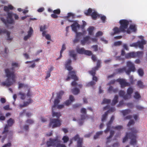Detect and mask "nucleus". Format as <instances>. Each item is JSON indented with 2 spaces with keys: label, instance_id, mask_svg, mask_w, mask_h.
<instances>
[{
  "label": "nucleus",
  "instance_id": "f257e3e1",
  "mask_svg": "<svg viewBox=\"0 0 147 147\" xmlns=\"http://www.w3.org/2000/svg\"><path fill=\"white\" fill-rule=\"evenodd\" d=\"M71 59H69L66 61L65 65V68L69 71L68 74V76L66 79V81H68L70 79L74 80L71 83V85L73 86H76L77 85V83L76 81L78 80V78L76 76V72L74 71H71L73 68L71 66Z\"/></svg>",
  "mask_w": 147,
  "mask_h": 147
},
{
  "label": "nucleus",
  "instance_id": "f03ea898",
  "mask_svg": "<svg viewBox=\"0 0 147 147\" xmlns=\"http://www.w3.org/2000/svg\"><path fill=\"white\" fill-rule=\"evenodd\" d=\"M6 76L7 78L5 82H2V86L9 87L12 85L16 82V75L13 71H10L9 69L5 70Z\"/></svg>",
  "mask_w": 147,
  "mask_h": 147
},
{
  "label": "nucleus",
  "instance_id": "7ed1b4c3",
  "mask_svg": "<svg viewBox=\"0 0 147 147\" xmlns=\"http://www.w3.org/2000/svg\"><path fill=\"white\" fill-rule=\"evenodd\" d=\"M13 16H14L15 20H18V16L16 14L13 13L12 12H11L7 13L6 20L3 17L1 18V20L6 25H7L8 24H13L15 23V21L13 18Z\"/></svg>",
  "mask_w": 147,
  "mask_h": 147
},
{
  "label": "nucleus",
  "instance_id": "20e7f679",
  "mask_svg": "<svg viewBox=\"0 0 147 147\" xmlns=\"http://www.w3.org/2000/svg\"><path fill=\"white\" fill-rule=\"evenodd\" d=\"M19 94L21 96V99L24 100L26 98V99L28 100L27 101L24 102V104H20L19 105V106L20 108L27 106L30 103H32L33 101L32 100L31 98L32 94L29 90H28L26 96L24 93H23L21 92L19 93Z\"/></svg>",
  "mask_w": 147,
  "mask_h": 147
},
{
  "label": "nucleus",
  "instance_id": "39448f33",
  "mask_svg": "<svg viewBox=\"0 0 147 147\" xmlns=\"http://www.w3.org/2000/svg\"><path fill=\"white\" fill-rule=\"evenodd\" d=\"M70 17H71L72 19H73L74 18V15L71 13H67V16L65 17L67 18L69 22H73V23L71 25L72 30L74 32H77L78 29L80 28V25L78 23L77 21H74L72 20H70L69 18Z\"/></svg>",
  "mask_w": 147,
  "mask_h": 147
},
{
  "label": "nucleus",
  "instance_id": "423d86ee",
  "mask_svg": "<svg viewBox=\"0 0 147 147\" xmlns=\"http://www.w3.org/2000/svg\"><path fill=\"white\" fill-rule=\"evenodd\" d=\"M47 145L48 146H55L56 147H66L65 145L60 144V140L57 138L53 140L50 139L49 141L47 142Z\"/></svg>",
  "mask_w": 147,
  "mask_h": 147
},
{
  "label": "nucleus",
  "instance_id": "0eeeda50",
  "mask_svg": "<svg viewBox=\"0 0 147 147\" xmlns=\"http://www.w3.org/2000/svg\"><path fill=\"white\" fill-rule=\"evenodd\" d=\"M139 38L141 39V41H138L136 42L133 43L130 45L131 47H139L140 48L143 49L144 45L146 44V42L144 40L143 37L142 36H139Z\"/></svg>",
  "mask_w": 147,
  "mask_h": 147
},
{
  "label": "nucleus",
  "instance_id": "6e6552de",
  "mask_svg": "<svg viewBox=\"0 0 147 147\" xmlns=\"http://www.w3.org/2000/svg\"><path fill=\"white\" fill-rule=\"evenodd\" d=\"M119 23L120 25V27L121 31L125 32V30L128 27L129 24V21L125 19L121 20L119 21Z\"/></svg>",
  "mask_w": 147,
  "mask_h": 147
},
{
  "label": "nucleus",
  "instance_id": "1a4fd4ad",
  "mask_svg": "<svg viewBox=\"0 0 147 147\" xmlns=\"http://www.w3.org/2000/svg\"><path fill=\"white\" fill-rule=\"evenodd\" d=\"M127 66L128 67L127 69L126 74L128 75H129L131 71L134 72L136 70L135 65L131 62L128 61L127 62Z\"/></svg>",
  "mask_w": 147,
  "mask_h": 147
},
{
  "label": "nucleus",
  "instance_id": "9d476101",
  "mask_svg": "<svg viewBox=\"0 0 147 147\" xmlns=\"http://www.w3.org/2000/svg\"><path fill=\"white\" fill-rule=\"evenodd\" d=\"M117 81L119 83L121 88H124L125 87L130 86V84L127 82L126 80L125 79L118 78L117 79Z\"/></svg>",
  "mask_w": 147,
  "mask_h": 147
},
{
  "label": "nucleus",
  "instance_id": "9b49d317",
  "mask_svg": "<svg viewBox=\"0 0 147 147\" xmlns=\"http://www.w3.org/2000/svg\"><path fill=\"white\" fill-rule=\"evenodd\" d=\"M61 125L60 120H51L50 122L49 125L52 128L59 126Z\"/></svg>",
  "mask_w": 147,
  "mask_h": 147
},
{
  "label": "nucleus",
  "instance_id": "f8f14e48",
  "mask_svg": "<svg viewBox=\"0 0 147 147\" xmlns=\"http://www.w3.org/2000/svg\"><path fill=\"white\" fill-rule=\"evenodd\" d=\"M14 121L13 120H8L7 121V124L6 125L4 128V130L3 132V134H5L7 132L8 127L9 126H11L13 123Z\"/></svg>",
  "mask_w": 147,
  "mask_h": 147
},
{
  "label": "nucleus",
  "instance_id": "ddd939ff",
  "mask_svg": "<svg viewBox=\"0 0 147 147\" xmlns=\"http://www.w3.org/2000/svg\"><path fill=\"white\" fill-rule=\"evenodd\" d=\"M90 37L89 36H86L83 37L82 40L81 41V44L82 45H84L86 44H89L90 43Z\"/></svg>",
  "mask_w": 147,
  "mask_h": 147
},
{
  "label": "nucleus",
  "instance_id": "4468645a",
  "mask_svg": "<svg viewBox=\"0 0 147 147\" xmlns=\"http://www.w3.org/2000/svg\"><path fill=\"white\" fill-rule=\"evenodd\" d=\"M130 30H131L132 32H136L137 30L136 26L135 24H131L129 27V29H128L127 31V32L128 34H130L131 31Z\"/></svg>",
  "mask_w": 147,
  "mask_h": 147
},
{
  "label": "nucleus",
  "instance_id": "2eb2a0df",
  "mask_svg": "<svg viewBox=\"0 0 147 147\" xmlns=\"http://www.w3.org/2000/svg\"><path fill=\"white\" fill-rule=\"evenodd\" d=\"M136 136L135 134L133 135V136H129V138L131 139L130 142L131 145L135 146L136 144Z\"/></svg>",
  "mask_w": 147,
  "mask_h": 147
},
{
  "label": "nucleus",
  "instance_id": "dca6fc26",
  "mask_svg": "<svg viewBox=\"0 0 147 147\" xmlns=\"http://www.w3.org/2000/svg\"><path fill=\"white\" fill-rule=\"evenodd\" d=\"M2 33H6L7 36V40H11L12 38H10V33L6 29L0 30V34Z\"/></svg>",
  "mask_w": 147,
  "mask_h": 147
},
{
  "label": "nucleus",
  "instance_id": "f3484780",
  "mask_svg": "<svg viewBox=\"0 0 147 147\" xmlns=\"http://www.w3.org/2000/svg\"><path fill=\"white\" fill-rule=\"evenodd\" d=\"M136 53L134 52H130L126 54L125 57L127 59L135 58L136 57Z\"/></svg>",
  "mask_w": 147,
  "mask_h": 147
},
{
  "label": "nucleus",
  "instance_id": "a211bd4d",
  "mask_svg": "<svg viewBox=\"0 0 147 147\" xmlns=\"http://www.w3.org/2000/svg\"><path fill=\"white\" fill-rule=\"evenodd\" d=\"M127 71V67H124L122 68H118L116 70L117 73L118 74H121L124 72L126 73Z\"/></svg>",
  "mask_w": 147,
  "mask_h": 147
},
{
  "label": "nucleus",
  "instance_id": "6ab92c4d",
  "mask_svg": "<svg viewBox=\"0 0 147 147\" xmlns=\"http://www.w3.org/2000/svg\"><path fill=\"white\" fill-rule=\"evenodd\" d=\"M69 55L71 57L73 58L74 60H76V54L74 53V51L72 50L69 51Z\"/></svg>",
  "mask_w": 147,
  "mask_h": 147
},
{
  "label": "nucleus",
  "instance_id": "aec40b11",
  "mask_svg": "<svg viewBox=\"0 0 147 147\" xmlns=\"http://www.w3.org/2000/svg\"><path fill=\"white\" fill-rule=\"evenodd\" d=\"M13 9V7L11 5H8V6H5L4 7V10L7 12V13L9 12V11L10 10H11Z\"/></svg>",
  "mask_w": 147,
  "mask_h": 147
},
{
  "label": "nucleus",
  "instance_id": "412c9836",
  "mask_svg": "<svg viewBox=\"0 0 147 147\" xmlns=\"http://www.w3.org/2000/svg\"><path fill=\"white\" fill-rule=\"evenodd\" d=\"M131 133H128L129 135V136H133V135L135 134L136 136V134L138 132V130L136 128L134 127L132 128L131 129Z\"/></svg>",
  "mask_w": 147,
  "mask_h": 147
},
{
  "label": "nucleus",
  "instance_id": "4be33fe9",
  "mask_svg": "<svg viewBox=\"0 0 147 147\" xmlns=\"http://www.w3.org/2000/svg\"><path fill=\"white\" fill-rule=\"evenodd\" d=\"M113 30L114 31V33L112 34L113 35L115 34L119 33L121 32H124V31H121L120 27L119 28L117 27H115L113 29Z\"/></svg>",
  "mask_w": 147,
  "mask_h": 147
},
{
  "label": "nucleus",
  "instance_id": "5701e85b",
  "mask_svg": "<svg viewBox=\"0 0 147 147\" xmlns=\"http://www.w3.org/2000/svg\"><path fill=\"white\" fill-rule=\"evenodd\" d=\"M60 99L61 98H58L57 97V96L56 98L55 99L54 101V105L52 107V109H53V108L55 107L56 106H57L58 104L60 102L59 99Z\"/></svg>",
  "mask_w": 147,
  "mask_h": 147
},
{
  "label": "nucleus",
  "instance_id": "b1692460",
  "mask_svg": "<svg viewBox=\"0 0 147 147\" xmlns=\"http://www.w3.org/2000/svg\"><path fill=\"white\" fill-rule=\"evenodd\" d=\"M52 115L53 117H56L57 119H58L61 116V114L60 112H55L53 111V109L52 110Z\"/></svg>",
  "mask_w": 147,
  "mask_h": 147
},
{
  "label": "nucleus",
  "instance_id": "393cba45",
  "mask_svg": "<svg viewBox=\"0 0 147 147\" xmlns=\"http://www.w3.org/2000/svg\"><path fill=\"white\" fill-rule=\"evenodd\" d=\"M137 86L141 89H143L144 87L143 83L141 80H139L137 82Z\"/></svg>",
  "mask_w": 147,
  "mask_h": 147
},
{
  "label": "nucleus",
  "instance_id": "a878e982",
  "mask_svg": "<svg viewBox=\"0 0 147 147\" xmlns=\"http://www.w3.org/2000/svg\"><path fill=\"white\" fill-rule=\"evenodd\" d=\"M76 50L77 52L78 53L80 54H84L85 50L83 47L80 48H79L78 47H77Z\"/></svg>",
  "mask_w": 147,
  "mask_h": 147
},
{
  "label": "nucleus",
  "instance_id": "bb28decb",
  "mask_svg": "<svg viewBox=\"0 0 147 147\" xmlns=\"http://www.w3.org/2000/svg\"><path fill=\"white\" fill-rule=\"evenodd\" d=\"M72 92L74 95L78 94L80 92L79 89L75 87L73 89H72L71 90Z\"/></svg>",
  "mask_w": 147,
  "mask_h": 147
},
{
  "label": "nucleus",
  "instance_id": "cd10ccee",
  "mask_svg": "<svg viewBox=\"0 0 147 147\" xmlns=\"http://www.w3.org/2000/svg\"><path fill=\"white\" fill-rule=\"evenodd\" d=\"M118 96L116 95L115 96L114 98L112 100L111 105H115L118 102Z\"/></svg>",
  "mask_w": 147,
  "mask_h": 147
},
{
  "label": "nucleus",
  "instance_id": "c85d7f7f",
  "mask_svg": "<svg viewBox=\"0 0 147 147\" xmlns=\"http://www.w3.org/2000/svg\"><path fill=\"white\" fill-rule=\"evenodd\" d=\"M94 29V27L93 26H90L88 29L89 34L90 35H93V31Z\"/></svg>",
  "mask_w": 147,
  "mask_h": 147
},
{
  "label": "nucleus",
  "instance_id": "c756f323",
  "mask_svg": "<svg viewBox=\"0 0 147 147\" xmlns=\"http://www.w3.org/2000/svg\"><path fill=\"white\" fill-rule=\"evenodd\" d=\"M66 49V47H65V44H63V45L60 51V55L59 57H58L57 59H58L60 58H61L62 57V53L63 52V51Z\"/></svg>",
  "mask_w": 147,
  "mask_h": 147
},
{
  "label": "nucleus",
  "instance_id": "7c9ffc66",
  "mask_svg": "<svg viewBox=\"0 0 147 147\" xmlns=\"http://www.w3.org/2000/svg\"><path fill=\"white\" fill-rule=\"evenodd\" d=\"M134 89L132 87H129L127 90V93L129 95H131L133 92Z\"/></svg>",
  "mask_w": 147,
  "mask_h": 147
},
{
  "label": "nucleus",
  "instance_id": "2f4dec72",
  "mask_svg": "<svg viewBox=\"0 0 147 147\" xmlns=\"http://www.w3.org/2000/svg\"><path fill=\"white\" fill-rule=\"evenodd\" d=\"M113 121L112 120H110L108 123L107 124V128L106 129H105L104 131L105 133H106L108 132L110 130V125L112 123Z\"/></svg>",
  "mask_w": 147,
  "mask_h": 147
},
{
  "label": "nucleus",
  "instance_id": "473e14b6",
  "mask_svg": "<svg viewBox=\"0 0 147 147\" xmlns=\"http://www.w3.org/2000/svg\"><path fill=\"white\" fill-rule=\"evenodd\" d=\"M131 112V111L129 109H126L122 111L121 112L124 116H125L129 114Z\"/></svg>",
  "mask_w": 147,
  "mask_h": 147
},
{
  "label": "nucleus",
  "instance_id": "72a5a7b5",
  "mask_svg": "<svg viewBox=\"0 0 147 147\" xmlns=\"http://www.w3.org/2000/svg\"><path fill=\"white\" fill-rule=\"evenodd\" d=\"M103 132L102 131H100L97 132L96 133V134L94 136V139H96L98 138L100 136L102 135Z\"/></svg>",
  "mask_w": 147,
  "mask_h": 147
},
{
  "label": "nucleus",
  "instance_id": "f704fd0d",
  "mask_svg": "<svg viewBox=\"0 0 147 147\" xmlns=\"http://www.w3.org/2000/svg\"><path fill=\"white\" fill-rule=\"evenodd\" d=\"M92 19L94 20H95L98 16V15L96 12H92L91 15Z\"/></svg>",
  "mask_w": 147,
  "mask_h": 147
},
{
  "label": "nucleus",
  "instance_id": "c9c22d12",
  "mask_svg": "<svg viewBox=\"0 0 147 147\" xmlns=\"http://www.w3.org/2000/svg\"><path fill=\"white\" fill-rule=\"evenodd\" d=\"M138 72L139 75L140 76H143L144 72L143 69L141 68H139L138 70Z\"/></svg>",
  "mask_w": 147,
  "mask_h": 147
},
{
  "label": "nucleus",
  "instance_id": "e433bc0d",
  "mask_svg": "<svg viewBox=\"0 0 147 147\" xmlns=\"http://www.w3.org/2000/svg\"><path fill=\"white\" fill-rule=\"evenodd\" d=\"M97 70V69H94L93 67L92 69V70L89 71V72L92 76H95L96 74V71Z\"/></svg>",
  "mask_w": 147,
  "mask_h": 147
},
{
  "label": "nucleus",
  "instance_id": "4c0bfd02",
  "mask_svg": "<svg viewBox=\"0 0 147 147\" xmlns=\"http://www.w3.org/2000/svg\"><path fill=\"white\" fill-rule=\"evenodd\" d=\"M92 11V10L91 8H89L87 11L86 12H85V14L87 16H88L91 15V13Z\"/></svg>",
  "mask_w": 147,
  "mask_h": 147
},
{
  "label": "nucleus",
  "instance_id": "58836bf2",
  "mask_svg": "<svg viewBox=\"0 0 147 147\" xmlns=\"http://www.w3.org/2000/svg\"><path fill=\"white\" fill-rule=\"evenodd\" d=\"M143 53H144L142 51H138L136 53V57H142Z\"/></svg>",
  "mask_w": 147,
  "mask_h": 147
},
{
  "label": "nucleus",
  "instance_id": "ea45409f",
  "mask_svg": "<svg viewBox=\"0 0 147 147\" xmlns=\"http://www.w3.org/2000/svg\"><path fill=\"white\" fill-rule=\"evenodd\" d=\"M134 97L136 99H138L141 98V96L138 92H136L135 93V95L134 96Z\"/></svg>",
  "mask_w": 147,
  "mask_h": 147
},
{
  "label": "nucleus",
  "instance_id": "a19ab883",
  "mask_svg": "<svg viewBox=\"0 0 147 147\" xmlns=\"http://www.w3.org/2000/svg\"><path fill=\"white\" fill-rule=\"evenodd\" d=\"M111 102V100L105 98L103 100L101 104H108L110 103Z\"/></svg>",
  "mask_w": 147,
  "mask_h": 147
},
{
  "label": "nucleus",
  "instance_id": "79ce46f5",
  "mask_svg": "<svg viewBox=\"0 0 147 147\" xmlns=\"http://www.w3.org/2000/svg\"><path fill=\"white\" fill-rule=\"evenodd\" d=\"M100 60H98L97 61L96 66L94 67V69H96L98 70V68L100 67Z\"/></svg>",
  "mask_w": 147,
  "mask_h": 147
},
{
  "label": "nucleus",
  "instance_id": "37998d69",
  "mask_svg": "<svg viewBox=\"0 0 147 147\" xmlns=\"http://www.w3.org/2000/svg\"><path fill=\"white\" fill-rule=\"evenodd\" d=\"M84 54L90 56L92 55V53L91 51L85 50Z\"/></svg>",
  "mask_w": 147,
  "mask_h": 147
},
{
  "label": "nucleus",
  "instance_id": "c03bdc74",
  "mask_svg": "<svg viewBox=\"0 0 147 147\" xmlns=\"http://www.w3.org/2000/svg\"><path fill=\"white\" fill-rule=\"evenodd\" d=\"M11 66L13 67L11 68V69L13 70L14 69V67H18L19 64L18 63L14 62L12 63Z\"/></svg>",
  "mask_w": 147,
  "mask_h": 147
},
{
  "label": "nucleus",
  "instance_id": "a18cd8bd",
  "mask_svg": "<svg viewBox=\"0 0 147 147\" xmlns=\"http://www.w3.org/2000/svg\"><path fill=\"white\" fill-rule=\"evenodd\" d=\"M129 135L128 133H127L126 134L125 137L124 138L123 140V143L127 141L128 138V137L129 138Z\"/></svg>",
  "mask_w": 147,
  "mask_h": 147
},
{
  "label": "nucleus",
  "instance_id": "49530a36",
  "mask_svg": "<svg viewBox=\"0 0 147 147\" xmlns=\"http://www.w3.org/2000/svg\"><path fill=\"white\" fill-rule=\"evenodd\" d=\"M64 93V92L63 91H60L57 94V96L58 98H61V96L63 95Z\"/></svg>",
  "mask_w": 147,
  "mask_h": 147
},
{
  "label": "nucleus",
  "instance_id": "de8ad7c7",
  "mask_svg": "<svg viewBox=\"0 0 147 147\" xmlns=\"http://www.w3.org/2000/svg\"><path fill=\"white\" fill-rule=\"evenodd\" d=\"M33 33V30L32 27H30V28L29 31L28 32V34L29 36L31 37L32 33Z\"/></svg>",
  "mask_w": 147,
  "mask_h": 147
},
{
  "label": "nucleus",
  "instance_id": "09e8293b",
  "mask_svg": "<svg viewBox=\"0 0 147 147\" xmlns=\"http://www.w3.org/2000/svg\"><path fill=\"white\" fill-rule=\"evenodd\" d=\"M62 140L63 141V142L65 143H66L69 140V138L67 136H64L62 138Z\"/></svg>",
  "mask_w": 147,
  "mask_h": 147
},
{
  "label": "nucleus",
  "instance_id": "8fccbe9b",
  "mask_svg": "<svg viewBox=\"0 0 147 147\" xmlns=\"http://www.w3.org/2000/svg\"><path fill=\"white\" fill-rule=\"evenodd\" d=\"M112 128L118 130H120L123 129V126L121 125H118L115 127H113Z\"/></svg>",
  "mask_w": 147,
  "mask_h": 147
},
{
  "label": "nucleus",
  "instance_id": "3c124183",
  "mask_svg": "<svg viewBox=\"0 0 147 147\" xmlns=\"http://www.w3.org/2000/svg\"><path fill=\"white\" fill-rule=\"evenodd\" d=\"M53 12L54 14L59 15L61 13V11L60 9H58L54 10L53 11Z\"/></svg>",
  "mask_w": 147,
  "mask_h": 147
},
{
  "label": "nucleus",
  "instance_id": "603ef678",
  "mask_svg": "<svg viewBox=\"0 0 147 147\" xmlns=\"http://www.w3.org/2000/svg\"><path fill=\"white\" fill-rule=\"evenodd\" d=\"M19 86H18V88H22L24 87H27L28 86L27 85H25L24 84L22 83H21L19 82Z\"/></svg>",
  "mask_w": 147,
  "mask_h": 147
},
{
  "label": "nucleus",
  "instance_id": "864d4df0",
  "mask_svg": "<svg viewBox=\"0 0 147 147\" xmlns=\"http://www.w3.org/2000/svg\"><path fill=\"white\" fill-rule=\"evenodd\" d=\"M117 82V80H111L108 84V85H110L111 84H115L116 82Z\"/></svg>",
  "mask_w": 147,
  "mask_h": 147
},
{
  "label": "nucleus",
  "instance_id": "5fc2aeb1",
  "mask_svg": "<svg viewBox=\"0 0 147 147\" xmlns=\"http://www.w3.org/2000/svg\"><path fill=\"white\" fill-rule=\"evenodd\" d=\"M95 84V83L93 81H91L89 82H88L87 84V86H92Z\"/></svg>",
  "mask_w": 147,
  "mask_h": 147
},
{
  "label": "nucleus",
  "instance_id": "6e6d98bb",
  "mask_svg": "<svg viewBox=\"0 0 147 147\" xmlns=\"http://www.w3.org/2000/svg\"><path fill=\"white\" fill-rule=\"evenodd\" d=\"M108 113V111H107L102 115V119H106L107 117Z\"/></svg>",
  "mask_w": 147,
  "mask_h": 147
},
{
  "label": "nucleus",
  "instance_id": "4d7b16f0",
  "mask_svg": "<svg viewBox=\"0 0 147 147\" xmlns=\"http://www.w3.org/2000/svg\"><path fill=\"white\" fill-rule=\"evenodd\" d=\"M92 48L94 49V51H98V46L97 45H94L92 46Z\"/></svg>",
  "mask_w": 147,
  "mask_h": 147
},
{
  "label": "nucleus",
  "instance_id": "13d9d810",
  "mask_svg": "<svg viewBox=\"0 0 147 147\" xmlns=\"http://www.w3.org/2000/svg\"><path fill=\"white\" fill-rule=\"evenodd\" d=\"M125 94V92L123 90H120L119 92L120 96L123 97Z\"/></svg>",
  "mask_w": 147,
  "mask_h": 147
},
{
  "label": "nucleus",
  "instance_id": "bf43d9fd",
  "mask_svg": "<svg viewBox=\"0 0 147 147\" xmlns=\"http://www.w3.org/2000/svg\"><path fill=\"white\" fill-rule=\"evenodd\" d=\"M129 81L130 82V85L134 83L133 77L132 76H129Z\"/></svg>",
  "mask_w": 147,
  "mask_h": 147
},
{
  "label": "nucleus",
  "instance_id": "052dcab7",
  "mask_svg": "<svg viewBox=\"0 0 147 147\" xmlns=\"http://www.w3.org/2000/svg\"><path fill=\"white\" fill-rule=\"evenodd\" d=\"M122 44V42L121 41H118L115 42L114 43L115 46L120 45Z\"/></svg>",
  "mask_w": 147,
  "mask_h": 147
},
{
  "label": "nucleus",
  "instance_id": "680f3d73",
  "mask_svg": "<svg viewBox=\"0 0 147 147\" xmlns=\"http://www.w3.org/2000/svg\"><path fill=\"white\" fill-rule=\"evenodd\" d=\"M131 95L127 94V93L126 95H124L123 97V98L124 99L126 100L128 99L131 97Z\"/></svg>",
  "mask_w": 147,
  "mask_h": 147
},
{
  "label": "nucleus",
  "instance_id": "e2e57ef3",
  "mask_svg": "<svg viewBox=\"0 0 147 147\" xmlns=\"http://www.w3.org/2000/svg\"><path fill=\"white\" fill-rule=\"evenodd\" d=\"M81 113L82 114H86V109L84 108H82L81 109Z\"/></svg>",
  "mask_w": 147,
  "mask_h": 147
},
{
  "label": "nucleus",
  "instance_id": "0e129e2a",
  "mask_svg": "<svg viewBox=\"0 0 147 147\" xmlns=\"http://www.w3.org/2000/svg\"><path fill=\"white\" fill-rule=\"evenodd\" d=\"M113 86H110L109 87L108 89V92L109 93H112V90H113Z\"/></svg>",
  "mask_w": 147,
  "mask_h": 147
},
{
  "label": "nucleus",
  "instance_id": "69168bd1",
  "mask_svg": "<svg viewBox=\"0 0 147 147\" xmlns=\"http://www.w3.org/2000/svg\"><path fill=\"white\" fill-rule=\"evenodd\" d=\"M71 102L69 100H68L64 102V104L65 105L68 106L69 105Z\"/></svg>",
  "mask_w": 147,
  "mask_h": 147
},
{
  "label": "nucleus",
  "instance_id": "338daca9",
  "mask_svg": "<svg viewBox=\"0 0 147 147\" xmlns=\"http://www.w3.org/2000/svg\"><path fill=\"white\" fill-rule=\"evenodd\" d=\"M79 40V38L76 36L75 39L73 40L74 43L77 42Z\"/></svg>",
  "mask_w": 147,
  "mask_h": 147
},
{
  "label": "nucleus",
  "instance_id": "774afa93",
  "mask_svg": "<svg viewBox=\"0 0 147 147\" xmlns=\"http://www.w3.org/2000/svg\"><path fill=\"white\" fill-rule=\"evenodd\" d=\"M120 145V144L118 142H116L114 143L113 145V146L114 147H118Z\"/></svg>",
  "mask_w": 147,
  "mask_h": 147
}]
</instances>
